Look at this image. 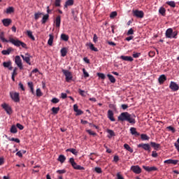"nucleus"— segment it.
<instances>
[{"label":"nucleus","instance_id":"1","mask_svg":"<svg viewBox=\"0 0 179 179\" xmlns=\"http://www.w3.org/2000/svg\"><path fill=\"white\" fill-rule=\"evenodd\" d=\"M0 40L2 41V43H11L15 45V47H20L22 46V48L27 49V44L24 42H22L21 41H19L17 39H15L13 38H9V40H6L5 38L4 32L0 33Z\"/></svg>","mask_w":179,"mask_h":179},{"label":"nucleus","instance_id":"2","mask_svg":"<svg viewBox=\"0 0 179 179\" xmlns=\"http://www.w3.org/2000/svg\"><path fill=\"white\" fill-rule=\"evenodd\" d=\"M136 117V116L134 114H130L128 112H123L118 116V121L122 122L126 121L131 125H134L136 123V121L135 120Z\"/></svg>","mask_w":179,"mask_h":179},{"label":"nucleus","instance_id":"3","mask_svg":"<svg viewBox=\"0 0 179 179\" xmlns=\"http://www.w3.org/2000/svg\"><path fill=\"white\" fill-rule=\"evenodd\" d=\"M69 163L70 164H71L73 169H74L79 170V171L85 170V168L83 166H81L80 165L77 164V163L74 160V158H70Z\"/></svg>","mask_w":179,"mask_h":179},{"label":"nucleus","instance_id":"4","mask_svg":"<svg viewBox=\"0 0 179 179\" xmlns=\"http://www.w3.org/2000/svg\"><path fill=\"white\" fill-rule=\"evenodd\" d=\"M10 97H11L13 101L18 103L20 101V98L19 97V93L16 92H10Z\"/></svg>","mask_w":179,"mask_h":179},{"label":"nucleus","instance_id":"5","mask_svg":"<svg viewBox=\"0 0 179 179\" xmlns=\"http://www.w3.org/2000/svg\"><path fill=\"white\" fill-rule=\"evenodd\" d=\"M62 73L64 74V76H66V82H69L72 80L73 77H72V73L71 72H69L68 70H62Z\"/></svg>","mask_w":179,"mask_h":179},{"label":"nucleus","instance_id":"6","mask_svg":"<svg viewBox=\"0 0 179 179\" xmlns=\"http://www.w3.org/2000/svg\"><path fill=\"white\" fill-rule=\"evenodd\" d=\"M138 148H141L144 150L148 151V152H150V145L149 143H139L138 145Z\"/></svg>","mask_w":179,"mask_h":179},{"label":"nucleus","instance_id":"7","mask_svg":"<svg viewBox=\"0 0 179 179\" xmlns=\"http://www.w3.org/2000/svg\"><path fill=\"white\" fill-rule=\"evenodd\" d=\"M21 57L26 62V64L31 66V64L30 62H31V56L29 53H26L25 55H21Z\"/></svg>","mask_w":179,"mask_h":179},{"label":"nucleus","instance_id":"8","mask_svg":"<svg viewBox=\"0 0 179 179\" xmlns=\"http://www.w3.org/2000/svg\"><path fill=\"white\" fill-rule=\"evenodd\" d=\"M133 16L138 18H143L144 17V13L143 11L135 10H132Z\"/></svg>","mask_w":179,"mask_h":179},{"label":"nucleus","instance_id":"9","mask_svg":"<svg viewBox=\"0 0 179 179\" xmlns=\"http://www.w3.org/2000/svg\"><path fill=\"white\" fill-rule=\"evenodd\" d=\"M169 89L173 92H178L179 90L178 85L175 82H170Z\"/></svg>","mask_w":179,"mask_h":179},{"label":"nucleus","instance_id":"10","mask_svg":"<svg viewBox=\"0 0 179 179\" xmlns=\"http://www.w3.org/2000/svg\"><path fill=\"white\" fill-rule=\"evenodd\" d=\"M15 62L20 69H23V65L22 64V60L20 56L17 55L15 57Z\"/></svg>","mask_w":179,"mask_h":179},{"label":"nucleus","instance_id":"11","mask_svg":"<svg viewBox=\"0 0 179 179\" xmlns=\"http://www.w3.org/2000/svg\"><path fill=\"white\" fill-rule=\"evenodd\" d=\"M131 170L132 171L133 173L135 174H140L141 173V169L140 168L139 166H132L131 167Z\"/></svg>","mask_w":179,"mask_h":179},{"label":"nucleus","instance_id":"12","mask_svg":"<svg viewBox=\"0 0 179 179\" xmlns=\"http://www.w3.org/2000/svg\"><path fill=\"white\" fill-rule=\"evenodd\" d=\"M107 117L110 120V121L115 122V119L114 117V112L112 110H108Z\"/></svg>","mask_w":179,"mask_h":179},{"label":"nucleus","instance_id":"13","mask_svg":"<svg viewBox=\"0 0 179 179\" xmlns=\"http://www.w3.org/2000/svg\"><path fill=\"white\" fill-rule=\"evenodd\" d=\"M2 108L5 109L7 114L10 115L12 113V109L10 106L6 103L2 104Z\"/></svg>","mask_w":179,"mask_h":179},{"label":"nucleus","instance_id":"14","mask_svg":"<svg viewBox=\"0 0 179 179\" xmlns=\"http://www.w3.org/2000/svg\"><path fill=\"white\" fill-rule=\"evenodd\" d=\"M120 59L129 62H132L134 61V58H132L131 56L122 55L120 56Z\"/></svg>","mask_w":179,"mask_h":179},{"label":"nucleus","instance_id":"15","mask_svg":"<svg viewBox=\"0 0 179 179\" xmlns=\"http://www.w3.org/2000/svg\"><path fill=\"white\" fill-rule=\"evenodd\" d=\"M142 168H143V169H145V171L147 172H152V171H157V169L155 166L149 167V166H142Z\"/></svg>","mask_w":179,"mask_h":179},{"label":"nucleus","instance_id":"16","mask_svg":"<svg viewBox=\"0 0 179 179\" xmlns=\"http://www.w3.org/2000/svg\"><path fill=\"white\" fill-rule=\"evenodd\" d=\"M178 162H179V160H173L170 159L165 160V162H164V164L176 165L178 164Z\"/></svg>","mask_w":179,"mask_h":179},{"label":"nucleus","instance_id":"17","mask_svg":"<svg viewBox=\"0 0 179 179\" xmlns=\"http://www.w3.org/2000/svg\"><path fill=\"white\" fill-rule=\"evenodd\" d=\"M2 23L3 26H5L6 27H8L9 25H10V24L12 23V21L9 18H6L2 20Z\"/></svg>","mask_w":179,"mask_h":179},{"label":"nucleus","instance_id":"18","mask_svg":"<svg viewBox=\"0 0 179 179\" xmlns=\"http://www.w3.org/2000/svg\"><path fill=\"white\" fill-rule=\"evenodd\" d=\"M74 5V0H68L64 5V9L67 8L69 6H73Z\"/></svg>","mask_w":179,"mask_h":179},{"label":"nucleus","instance_id":"19","mask_svg":"<svg viewBox=\"0 0 179 179\" xmlns=\"http://www.w3.org/2000/svg\"><path fill=\"white\" fill-rule=\"evenodd\" d=\"M173 29L172 28H169L167 29V30L166 31V37L167 38H171V36L173 35Z\"/></svg>","mask_w":179,"mask_h":179},{"label":"nucleus","instance_id":"20","mask_svg":"<svg viewBox=\"0 0 179 179\" xmlns=\"http://www.w3.org/2000/svg\"><path fill=\"white\" fill-rule=\"evenodd\" d=\"M11 62H3V66L9 69V71H12L13 67L11 66Z\"/></svg>","mask_w":179,"mask_h":179},{"label":"nucleus","instance_id":"21","mask_svg":"<svg viewBox=\"0 0 179 179\" xmlns=\"http://www.w3.org/2000/svg\"><path fill=\"white\" fill-rule=\"evenodd\" d=\"M151 148H153L155 150H159L160 148V144L155 142H150Z\"/></svg>","mask_w":179,"mask_h":179},{"label":"nucleus","instance_id":"22","mask_svg":"<svg viewBox=\"0 0 179 179\" xmlns=\"http://www.w3.org/2000/svg\"><path fill=\"white\" fill-rule=\"evenodd\" d=\"M166 80V77L164 74H162L158 78V82L160 85H162L164 83V82Z\"/></svg>","mask_w":179,"mask_h":179},{"label":"nucleus","instance_id":"23","mask_svg":"<svg viewBox=\"0 0 179 179\" xmlns=\"http://www.w3.org/2000/svg\"><path fill=\"white\" fill-rule=\"evenodd\" d=\"M13 50H14L13 48H8L6 50H2L1 53H2V55H10L11 52Z\"/></svg>","mask_w":179,"mask_h":179},{"label":"nucleus","instance_id":"24","mask_svg":"<svg viewBox=\"0 0 179 179\" xmlns=\"http://www.w3.org/2000/svg\"><path fill=\"white\" fill-rule=\"evenodd\" d=\"M68 53V49L67 48H62V50H60V55L62 57H64L67 55Z\"/></svg>","mask_w":179,"mask_h":179},{"label":"nucleus","instance_id":"25","mask_svg":"<svg viewBox=\"0 0 179 179\" xmlns=\"http://www.w3.org/2000/svg\"><path fill=\"white\" fill-rule=\"evenodd\" d=\"M129 131H131V135H135V136H140V133L137 132L136 129L134 127L129 129Z\"/></svg>","mask_w":179,"mask_h":179},{"label":"nucleus","instance_id":"26","mask_svg":"<svg viewBox=\"0 0 179 179\" xmlns=\"http://www.w3.org/2000/svg\"><path fill=\"white\" fill-rule=\"evenodd\" d=\"M56 27L61 26V15H57L55 20Z\"/></svg>","mask_w":179,"mask_h":179},{"label":"nucleus","instance_id":"27","mask_svg":"<svg viewBox=\"0 0 179 179\" xmlns=\"http://www.w3.org/2000/svg\"><path fill=\"white\" fill-rule=\"evenodd\" d=\"M49 40L48 41V45H49L50 46L52 45L53 43V39L55 38V36L52 34H50L49 35Z\"/></svg>","mask_w":179,"mask_h":179},{"label":"nucleus","instance_id":"28","mask_svg":"<svg viewBox=\"0 0 179 179\" xmlns=\"http://www.w3.org/2000/svg\"><path fill=\"white\" fill-rule=\"evenodd\" d=\"M107 77L109 79L110 82L114 84L116 82L115 77L111 74H107Z\"/></svg>","mask_w":179,"mask_h":179},{"label":"nucleus","instance_id":"29","mask_svg":"<svg viewBox=\"0 0 179 179\" xmlns=\"http://www.w3.org/2000/svg\"><path fill=\"white\" fill-rule=\"evenodd\" d=\"M123 148H124V149L129 152H130L131 153L134 152V150L130 147V145H129L127 143H125L123 145Z\"/></svg>","mask_w":179,"mask_h":179},{"label":"nucleus","instance_id":"30","mask_svg":"<svg viewBox=\"0 0 179 179\" xmlns=\"http://www.w3.org/2000/svg\"><path fill=\"white\" fill-rule=\"evenodd\" d=\"M65 160H66V157L63 155H60L59 156V158H57V161H59L62 164H64Z\"/></svg>","mask_w":179,"mask_h":179},{"label":"nucleus","instance_id":"31","mask_svg":"<svg viewBox=\"0 0 179 179\" xmlns=\"http://www.w3.org/2000/svg\"><path fill=\"white\" fill-rule=\"evenodd\" d=\"M48 19H49V15L48 14L44 15L43 17V19L41 20V24H45L46 22L48 20Z\"/></svg>","mask_w":179,"mask_h":179},{"label":"nucleus","instance_id":"32","mask_svg":"<svg viewBox=\"0 0 179 179\" xmlns=\"http://www.w3.org/2000/svg\"><path fill=\"white\" fill-rule=\"evenodd\" d=\"M89 48L92 50L94 51L95 52H99V49H97V48H94V45L92 43H89Z\"/></svg>","mask_w":179,"mask_h":179},{"label":"nucleus","instance_id":"33","mask_svg":"<svg viewBox=\"0 0 179 179\" xmlns=\"http://www.w3.org/2000/svg\"><path fill=\"white\" fill-rule=\"evenodd\" d=\"M66 152H71L73 155H77V154H78V152H77V150H76V149H75V148H69V149H66Z\"/></svg>","mask_w":179,"mask_h":179},{"label":"nucleus","instance_id":"34","mask_svg":"<svg viewBox=\"0 0 179 179\" xmlns=\"http://www.w3.org/2000/svg\"><path fill=\"white\" fill-rule=\"evenodd\" d=\"M60 38H62V41H65V42H67L69 41V36L65 34H62L61 36H60Z\"/></svg>","mask_w":179,"mask_h":179},{"label":"nucleus","instance_id":"35","mask_svg":"<svg viewBox=\"0 0 179 179\" xmlns=\"http://www.w3.org/2000/svg\"><path fill=\"white\" fill-rule=\"evenodd\" d=\"M140 135H141V138L142 141H149L150 140V137H149V136H147V134H142Z\"/></svg>","mask_w":179,"mask_h":179},{"label":"nucleus","instance_id":"36","mask_svg":"<svg viewBox=\"0 0 179 179\" xmlns=\"http://www.w3.org/2000/svg\"><path fill=\"white\" fill-rule=\"evenodd\" d=\"M27 36L30 38L32 41H36V38H34L33 33L31 31H27Z\"/></svg>","mask_w":179,"mask_h":179},{"label":"nucleus","instance_id":"37","mask_svg":"<svg viewBox=\"0 0 179 179\" xmlns=\"http://www.w3.org/2000/svg\"><path fill=\"white\" fill-rule=\"evenodd\" d=\"M158 13H159V14H161V15L165 16L166 15V8L161 7L159 8V10H158Z\"/></svg>","mask_w":179,"mask_h":179},{"label":"nucleus","instance_id":"38","mask_svg":"<svg viewBox=\"0 0 179 179\" xmlns=\"http://www.w3.org/2000/svg\"><path fill=\"white\" fill-rule=\"evenodd\" d=\"M10 132L12 134H17V127L15 125H13L11 127V129H10Z\"/></svg>","mask_w":179,"mask_h":179},{"label":"nucleus","instance_id":"39","mask_svg":"<svg viewBox=\"0 0 179 179\" xmlns=\"http://www.w3.org/2000/svg\"><path fill=\"white\" fill-rule=\"evenodd\" d=\"M42 15H43V13H36L34 14V20H38L40 17H42Z\"/></svg>","mask_w":179,"mask_h":179},{"label":"nucleus","instance_id":"40","mask_svg":"<svg viewBox=\"0 0 179 179\" xmlns=\"http://www.w3.org/2000/svg\"><path fill=\"white\" fill-rule=\"evenodd\" d=\"M51 111L54 115H57L59 111V107H57V108L53 107L52 108H51Z\"/></svg>","mask_w":179,"mask_h":179},{"label":"nucleus","instance_id":"41","mask_svg":"<svg viewBox=\"0 0 179 179\" xmlns=\"http://www.w3.org/2000/svg\"><path fill=\"white\" fill-rule=\"evenodd\" d=\"M107 133L109 134L110 136L108 138H111L113 136H115V132L113 130L108 129Z\"/></svg>","mask_w":179,"mask_h":179},{"label":"nucleus","instance_id":"42","mask_svg":"<svg viewBox=\"0 0 179 179\" xmlns=\"http://www.w3.org/2000/svg\"><path fill=\"white\" fill-rule=\"evenodd\" d=\"M166 4L170 6L171 8H175L176 7L175 1H166Z\"/></svg>","mask_w":179,"mask_h":179},{"label":"nucleus","instance_id":"43","mask_svg":"<svg viewBox=\"0 0 179 179\" xmlns=\"http://www.w3.org/2000/svg\"><path fill=\"white\" fill-rule=\"evenodd\" d=\"M14 13L13 7H9V8H6V13L10 14V13Z\"/></svg>","mask_w":179,"mask_h":179},{"label":"nucleus","instance_id":"44","mask_svg":"<svg viewBox=\"0 0 179 179\" xmlns=\"http://www.w3.org/2000/svg\"><path fill=\"white\" fill-rule=\"evenodd\" d=\"M116 16H117V13L116 11H113L110 14V17L112 19L115 18Z\"/></svg>","mask_w":179,"mask_h":179},{"label":"nucleus","instance_id":"45","mask_svg":"<svg viewBox=\"0 0 179 179\" xmlns=\"http://www.w3.org/2000/svg\"><path fill=\"white\" fill-rule=\"evenodd\" d=\"M36 96L41 97L43 96V92L41 91L40 88L36 90Z\"/></svg>","mask_w":179,"mask_h":179},{"label":"nucleus","instance_id":"46","mask_svg":"<svg viewBox=\"0 0 179 179\" xmlns=\"http://www.w3.org/2000/svg\"><path fill=\"white\" fill-rule=\"evenodd\" d=\"M97 76L99 77L101 79L105 80L106 79V76L105 74L102 73H98Z\"/></svg>","mask_w":179,"mask_h":179},{"label":"nucleus","instance_id":"47","mask_svg":"<svg viewBox=\"0 0 179 179\" xmlns=\"http://www.w3.org/2000/svg\"><path fill=\"white\" fill-rule=\"evenodd\" d=\"M178 34V31H173V32L172 33V35H171V38H175V39H176Z\"/></svg>","mask_w":179,"mask_h":179},{"label":"nucleus","instance_id":"48","mask_svg":"<svg viewBox=\"0 0 179 179\" xmlns=\"http://www.w3.org/2000/svg\"><path fill=\"white\" fill-rule=\"evenodd\" d=\"M83 73L84 74V77H85V78H88V77H90V74H89V73H87V72L86 71V69H83Z\"/></svg>","mask_w":179,"mask_h":179},{"label":"nucleus","instance_id":"49","mask_svg":"<svg viewBox=\"0 0 179 179\" xmlns=\"http://www.w3.org/2000/svg\"><path fill=\"white\" fill-rule=\"evenodd\" d=\"M94 171L99 174L102 173V169L101 168H99V167L94 168Z\"/></svg>","mask_w":179,"mask_h":179},{"label":"nucleus","instance_id":"50","mask_svg":"<svg viewBox=\"0 0 179 179\" xmlns=\"http://www.w3.org/2000/svg\"><path fill=\"white\" fill-rule=\"evenodd\" d=\"M78 94L82 96H85L86 95L85 94V92L84 90H82L80 89H78Z\"/></svg>","mask_w":179,"mask_h":179},{"label":"nucleus","instance_id":"51","mask_svg":"<svg viewBox=\"0 0 179 179\" xmlns=\"http://www.w3.org/2000/svg\"><path fill=\"white\" fill-rule=\"evenodd\" d=\"M166 129H169V131H172V133L176 132V129L174 127H173L172 126H169V127H167Z\"/></svg>","mask_w":179,"mask_h":179},{"label":"nucleus","instance_id":"52","mask_svg":"<svg viewBox=\"0 0 179 179\" xmlns=\"http://www.w3.org/2000/svg\"><path fill=\"white\" fill-rule=\"evenodd\" d=\"M16 127H17L20 131H22L24 129V126L22 125L20 123L16 124Z\"/></svg>","mask_w":179,"mask_h":179},{"label":"nucleus","instance_id":"53","mask_svg":"<svg viewBox=\"0 0 179 179\" xmlns=\"http://www.w3.org/2000/svg\"><path fill=\"white\" fill-rule=\"evenodd\" d=\"M8 141H9L16 142L17 143H20V140H19L18 138H8Z\"/></svg>","mask_w":179,"mask_h":179},{"label":"nucleus","instance_id":"54","mask_svg":"<svg viewBox=\"0 0 179 179\" xmlns=\"http://www.w3.org/2000/svg\"><path fill=\"white\" fill-rule=\"evenodd\" d=\"M87 133H88L89 135H92L94 136H96V133H94L93 131H91L90 129L87 130Z\"/></svg>","mask_w":179,"mask_h":179},{"label":"nucleus","instance_id":"55","mask_svg":"<svg viewBox=\"0 0 179 179\" xmlns=\"http://www.w3.org/2000/svg\"><path fill=\"white\" fill-rule=\"evenodd\" d=\"M141 56V52H134L132 55V57L134 58H138Z\"/></svg>","mask_w":179,"mask_h":179},{"label":"nucleus","instance_id":"56","mask_svg":"<svg viewBox=\"0 0 179 179\" xmlns=\"http://www.w3.org/2000/svg\"><path fill=\"white\" fill-rule=\"evenodd\" d=\"M127 35H134V29L132 28L129 29L128 32H127Z\"/></svg>","mask_w":179,"mask_h":179},{"label":"nucleus","instance_id":"57","mask_svg":"<svg viewBox=\"0 0 179 179\" xmlns=\"http://www.w3.org/2000/svg\"><path fill=\"white\" fill-rule=\"evenodd\" d=\"M51 102H52V103H57L59 102V99L57 98H53L52 99H51Z\"/></svg>","mask_w":179,"mask_h":179},{"label":"nucleus","instance_id":"58","mask_svg":"<svg viewBox=\"0 0 179 179\" xmlns=\"http://www.w3.org/2000/svg\"><path fill=\"white\" fill-rule=\"evenodd\" d=\"M55 6L56 7L61 6V0H55Z\"/></svg>","mask_w":179,"mask_h":179},{"label":"nucleus","instance_id":"59","mask_svg":"<svg viewBox=\"0 0 179 179\" xmlns=\"http://www.w3.org/2000/svg\"><path fill=\"white\" fill-rule=\"evenodd\" d=\"M119 161V157L118 155H115L113 157V162L117 163Z\"/></svg>","mask_w":179,"mask_h":179},{"label":"nucleus","instance_id":"60","mask_svg":"<svg viewBox=\"0 0 179 179\" xmlns=\"http://www.w3.org/2000/svg\"><path fill=\"white\" fill-rule=\"evenodd\" d=\"M75 112L76 113V115H81L83 114V111L81 110L80 109L78 110H76V111H75Z\"/></svg>","mask_w":179,"mask_h":179},{"label":"nucleus","instance_id":"61","mask_svg":"<svg viewBox=\"0 0 179 179\" xmlns=\"http://www.w3.org/2000/svg\"><path fill=\"white\" fill-rule=\"evenodd\" d=\"M57 173L59 174H64L66 173V170L63 169V170H57Z\"/></svg>","mask_w":179,"mask_h":179},{"label":"nucleus","instance_id":"62","mask_svg":"<svg viewBox=\"0 0 179 179\" xmlns=\"http://www.w3.org/2000/svg\"><path fill=\"white\" fill-rule=\"evenodd\" d=\"M98 39H99V38L97 37L96 34H94V38H93L94 43H96Z\"/></svg>","mask_w":179,"mask_h":179},{"label":"nucleus","instance_id":"63","mask_svg":"<svg viewBox=\"0 0 179 179\" xmlns=\"http://www.w3.org/2000/svg\"><path fill=\"white\" fill-rule=\"evenodd\" d=\"M174 145L176 147V150H178V152H179V143H175Z\"/></svg>","mask_w":179,"mask_h":179},{"label":"nucleus","instance_id":"64","mask_svg":"<svg viewBox=\"0 0 179 179\" xmlns=\"http://www.w3.org/2000/svg\"><path fill=\"white\" fill-rule=\"evenodd\" d=\"M117 179H124L119 173H117Z\"/></svg>","mask_w":179,"mask_h":179}]
</instances>
